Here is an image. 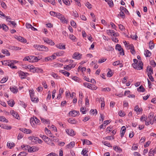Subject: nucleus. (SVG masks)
<instances>
[{
  "instance_id": "44",
  "label": "nucleus",
  "mask_w": 156,
  "mask_h": 156,
  "mask_svg": "<svg viewBox=\"0 0 156 156\" xmlns=\"http://www.w3.org/2000/svg\"><path fill=\"white\" fill-rule=\"evenodd\" d=\"M8 79V77H5L3 78L1 81V83H4L6 82Z\"/></svg>"
},
{
  "instance_id": "21",
  "label": "nucleus",
  "mask_w": 156,
  "mask_h": 156,
  "mask_svg": "<svg viewBox=\"0 0 156 156\" xmlns=\"http://www.w3.org/2000/svg\"><path fill=\"white\" fill-rule=\"evenodd\" d=\"M137 90L139 92H145V88L143 87V86L141 85L139 87H138L137 89Z\"/></svg>"
},
{
  "instance_id": "13",
  "label": "nucleus",
  "mask_w": 156,
  "mask_h": 156,
  "mask_svg": "<svg viewBox=\"0 0 156 156\" xmlns=\"http://www.w3.org/2000/svg\"><path fill=\"white\" fill-rule=\"evenodd\" d=\"M56 58V56L54 55H53L51 56L46 57L45 58V61L47 62L49 60H51L52 59H54Z\"/></svg>"
},
{
  "instance_id": "47",
  "label": "nucleus",
  "mask_w": 156,
  "mask_h": 156,
  "mask_svg": "<svg viewBox=\"0 0 156 156\" xmlns=\"http://www.w3.org/2000/svg\"><path fill=\"white\" fill-rule=\"evenodd\" d=\"M108 3L110 7H112L113 6V3L112 0H109L108 2Z\"/></svg>"
},
{
  "instance_id": "48",
  "label": "nucleus",
  "mask_w": 156,
  "mask_h": 156,
  "mask_svg": "<svg viewBox=\"0 0 156 156\" xmlns=\"http://www.w3.org/2000/svg\"><path fill=\"white\" fill-rule=\"evenodd\" d=\"M63 2L66 5H69L70 4V2L68 0H62Z\"/></svg>"
},
{
  "instance_id": "12",
  "label": "nucleus",
  "mask_w": 156,
  "mask_h": 156,
  "mask_svg": "<svg viewBox=\"0 0 156 156\" xmlns=\"http://www.w3.org/2000/svg\"><path fill=\"white\" fill-rule=\"evenodd\" d=\"M79 111H77L75 110H73L70 112L69 114L71 116L75 117L78 114H79Z\"/></svg>"
},
{
  "instance_id": "24",
  "label": "nucleus",
  "mask_w": 156,
  "mask_h": 156,
  "mask_svg": "<svg viewBox=\"0 0 156 156\" xmlns=\"http://www.w3.org/2000/svg\"><path fill=\"white\" fill-rule=\"evenodd\" d=\"M10 89L11 91L14 93H16L18 91V89L16 87H10Z\"/></svg>"
},
{
  "instance_id": "29",
  "label": "nucleus",
  "mask_w": 156,
  "mask_h": 156,
  "mask_svg": "<svg viewBox=\"0 0 156 156\" xmlns=\"http://www.w3.org/2000/svg\"><path fill=\"white\" fill-rule=\"evenodd\" d=\"M8 103L9 105L11 107H12L15 104V102L13 100H11L8 101Z\"/></svg>"
},
{
  "instance_id": "1",
  "label": "nucleus",
  "mask_w": 156,
  "mask_h": 156,
  "mask_svg": "<svg viewBox=\"0 0 156 156\" xmlns=\"http://www.w3.org/2000/svg\"><path fill=\"white\" fill-rule=\"evenodd\" d=\"M6 62L5 64L9 66H10L12 69H15L17 68V67L16 66H14V64L18 62L15 60H9L6 61Z\"/></svg>"
},
{
  "instance_id": "32",
  "label": "nucleus",
  "mask_w": 156,
  "mask_h": 156,
  "mask_svg": "<svg viewBox=\"0 0 156 156\" xmlns=\"http://www.w3.org/2000/svg\"><path fill=\"white\" fill-rule=\"evenodd\" d=\"M44 138L43 139V140L47 144H49L50 143V139L47 136H44Z\"/></svg>"
},
{
  "instance_id": "7",
  "label": "nucleus",
  "mask_w": 156,
  "mask_h": 156,
  "mask_svg": "<svg viewBox=\"0 0 156 156\" xmlns=\"http://www.w3.org/2000/svg\"><path fill=\"white\" fill-rule=\"evenodd\" d=\"M57 18L60 20L62 22L64 23H67V21L65 19V18L64 16L62 14L59 13V14Z\"/></svg>"
},
{
  "instance_id": "38",
  "label": "nucleus",
  "mask_w": 156,
  "mask_h": 156,
  "mask_svg": "<svg viewBox=\"0 0 156 156\" xmlns=\"http://www.w3.org/2000/svg\"><path fill=\"white\" fill-rule=\"evenodd\" d=\"M64 90L63 89L60 88L59 90V94L58 95V96L57 97V98H60L62 94L63 93V92Z\"/></svg>"
},
{
  "instance_id": "15",
  "label": "nucleus",
  "mask_w": 156,
  "mask_h": 156,
  "mask_svg": "<svg viewBox=\"0 0 156 156\" xmlns=\"http://www.w3.org/2000/svg\"><path fill=\"white\" fill-rule=\"evenodd\" d=\"M31 99L32 101H34L35 100L33 99V96H34V91L33 90H31L29 91Z\"/></svg>"
},
{
  "instance_id": "50",
  "label": "nucleus",
  "mask_w": 156,
  "mask_h": 156,
  "mask_svg": "<svg viewBox=\"0 0 156 156\" xmlns=\"http://www.w3.org/2000/svg\"><path fill=\"white\" fill-rule=\"evenodd\" d=\"M72 79L74 81L78 82H79L80 80L79 78L76 76H73Z\"/></svg>"
},
{
  "instance_id": "37",
  "label": "nucleus",
  "mask_w": 156,
  "mask_h": 156,
  "mask_svg": "<svg viewBox=\"0 0 156 156\" xmlns=\"http://www.w3.org/2000/svg\"><path fill=\"white\" fill-rule=\"evenodd\" d=\"M57 47L61 49H65V45H62L61 44L57 45Z\"/></svg>"
},
{
  "instance_id": "43",
  "label": "nucleus",
  "mask_w": 156,
  "mask_h": 156,
  "mask_svg": "<svg viewBox=\"0 0 156 156\" xmlns=\"http://www.w3.org/2000/svg\"><path fill=\"white\" fill-rule=\"evenodd\" d=\"M147 71H149V72L148 73H151V74H153V69L151 66H148L147 67Z\"/></svg>"
},
{
  "instance_id": "52",
  "label": "nucleus",
  "mask_w": 156,
  "mask_h": 156,
  "mask_svg": "<svg viewBox=\"0 0 156 156\" xmlns=\"http://www.w3.org/2000/svg\"><path fill=\"white\" fill-rule=\"evenodd\" d=\"M27 154L24 151L20 152L18 156H26Z\"/></svg>"
},
{
  "instance_id": "20",
  "label": "nucleus",
  "mask_w": 156,
  "mask_h": 156,
  "mask_svg": "<svg viewBox=\"0 0 156 156\" xmlns=\"http://www.w3.org/2000/svg\"><path fill=\"white\" fill-rule=\"evenodd\" d=\"M113 149L116 151H118L119 152H120L122 151V149L119 147L114 146L113 147Z\"/></svg>"
},
{
  "instance_id": "18",
  "label": "nucleus",
  "mask_w": 156,
  "mask_h": 156,
  "mask_svg": "<svg viewBox=\"0 0 156 156\" xmlns=\"http://www.w3.org/2000/svg\"><path fill=\"white\" fill-rule=\"evenodd\" d=\"M151 54V52L148 50H146L145 51L144 55L146 57H150Z\"/></svg>"
},
{
  "instance_id": "3",
  "label": "nucleus",
  "mask_w": 156,
  "mask_h": 156,
  "mask_svg": "<svg viewBox=\"0 0 156 156\" xmlns=\"http://www.w3.org/2000/svg\"><path fill=\"white\" fill-rule=\"evenodd\" d=\"M29 58H30V62H37L41 59V58L39 56L36 57L34 56H30Z\"/></svg>"
},
{
  "instance_id": "34",
  "label": "nucleus",
  "mask_w": 156,
  "mask_h": 156,
  "mask_svg": "<svg viewBox=\"0 0 156 156\" xmlns=\"http://www.w3.org/2000/svg\"><path fill=\"white\" fill-rule=\"evenodd\" d=\"M41 49L40 51H48V48L47 47H46L45 46L43 45H41Z\"/></svg>"
},
{
  "instance_id": "41",
  "label": "nucleus",
  "mask_w": 156,
  "mask_h": 156,
  "mask_svg": "<svg viewBox=\"0 0 156 156\" xmlns=\"http://www.w3.org/2000/svg\"><path fill=\"white\" fill-rule=\"evenodd\" d=\"M114 31L113 30H107V32L108 35L112 36V34L114 33Z\"/></svg>"
},
{
  "instance_id": "27",
  "label": "nucleus",
  "mask_w": 156,
  "mask_h": 156,
  "mask_svg": "<svg viewBox=\"0 0 156 156\" xmlns=\"http://www.w3.org/2000/svg\"><path fill=\"white\" fill-rule=\"evenodd\" d=\"M18 40L22 42L26 43L27 42V40H26L23 37L20 36H19V38H18Z\"/></svg>"
},
{
  "instance_id": "23",
  "label": "nucleus",
  "mask_w": 156,
  "mask_h": 156,
  "mask_svg": "<svg viewBox=\"0 0 156 156\" xmlns=\"http://www.w3.org/2000/svg\"><path fill=\"white\" fill-rule=\"evenodd\" d=\"M2 52L3 54H5L6 55H10V53L8 50L6 49H2Z\"/></svg>"
},
{
  "instance_id": "16",
  "label": "nucleus",
  "mask_w": 156,
  "mask_h": 156,
  "mask_svg": "<svg viewBox=\"0 0 156 156\" xmlns=\"http://www.w3.org/2000/svg\"><path fill=\"white\" fill-rule=\"evenodd\" d=\"M126 128L125 126H123L121 128V132L122 131V132L121 133V137H123L126 132Z\"/></svg>"
},
{
  "instance_id": "51",
  "label": "nucleus",
  "mask_w": 156,
  "mask_h": 156,
  "mask_svg": "<svg viewBox=\"0 0 156 156\" xmlns=\"http://www.w3.org/2000/svg\"><path fill=\"white\" fill-rule=\"evenodd\" d=\"M35 69L36 73H42L43 71V70L41 69L38 68H35Z\"/></svg>"
},
{
  "instance_id": "36",
  "label": "nucleus",
  "mask_w": 156,
  "mask_h": 156,
  "mask_svg": "<svg viewBox=\"0 0 156 156\" xmlns=\"http://www.w3.org/2000/svg\"><path fill=\"white\" fill-rule=\"evenodd\" d=\"M149 48L151 49H152L154 47V45L151 41L149 42Z\"/></svg>"
},
{
  "instance_id": "46",
  "label": "nucleus",
  "mask_w": 156,
  "mask_h": 156,
  "mask_svg": "<svg viewBox=\"0 0 156 156\" xmlns=\"http://www.w3.org/2000/svg\"><path fill=\"white\" fill-rule=\"evenodd\" d=\"M71 68L72 67H71V64H70L68 65H67L66 66V67H64V69L67 70H70Z\"/></svg>"
},
{
  "instance_id": "28",
  "label": "nucleus",
  "mask_w": 156,
  "mask_h": 156,
  "mask_svg": "<svg viewBox=\"0 0 156 156\" xmlns=\"http://www.w3.org/2000/svg\"><path fill=\"white\" fill-rule=\"evenodd\" d=\"M120 10L121 11H123L124 13H129V12L128 10L125 7L123 6H121L120 7Z\"/></svg>"
},
{
  "instance_id": "30",
  "label": "nucleus",
  "mask_w": 156,
  "mask_h": 156,
  "mask_svg": "<svg viewBox=\"0 0 156 156\" xmlns=\"http://www.w3.org/2000/svg\"><path fill=\"white\" fill-rule=\"evenodd\" d=\"M2 27L3 30H4L5 31H7L9 29L8 27L4 24H3L2 25Z\"/></svg>"
},
{
  "instance_id": "2",
  "label": "nucleus",
  "mask_w": 156,
  "mask_h": 156,
  "mask_svg": "<svg viewBox=\"0 0 156 156\" xmlns=\"http://www.w3.org/2000/svg\"><path fill=\"white\" fill-rule=\"evenodd\" d=\"M132 66L134 69L140 70L143 69V63L140 60L139 61L138 64H133Z\"/></svg>"
},
{
  "instance_id": "8",
  "label": "nucleus",
  "mask_w": 156,
  "mask_h": 156,
  "mask_svg": "<svg viewBox=\"0 0 156 156\" xmlns=\"http://www.w3.org/2000/svg\"><path fill=\"white\" fill-rule=\"evenodd\" d=\"M38 148L35 146H32L30 147H30L28 149V151L30 152H34L37 151L38 150Z\"/></svg>"
},
{
  "instance_id": "64",
  "label": "nucleus",
  "mask_w": 156,
  "mask_h": 156,
  "mask_svg": "<svg viewBox=\"0 0 156 156\" xmlns=\"http://www.w3.org/2000/svg\"><path fill=\"white\" fill-rule=\"evenodd\" d=\"M46 156H58V155L55 153H51Z\"/></svg>"
},
{
  "instance_id": "57",
  "label": "nucleus",
  "mask_w": 156,
  "mask_h": 156,
  "mask_svg": "<svg viewBox=\"0 0 156 156\" xmlns=\"http://www.w3.org/2000/svg\"><path fill=\"white\" fill-rule=\"evenodd\" d=\"M4 17L6 18V21L9 22L11 21V18L9 16H7L5 15V16Z\"/></svg>"
},
{
  "instance_id": "19",
  "label": "nucleus",
  "mask_w": 156,
  "mask_h": 156,
  "mask_svg": "<svg viewBox=\"0 0 156 156\" xmlns=\"http://www.w3.org/2000/svg\"><path fill=\"white\" fill-rule=\"evenodd\" d=\"M30 122L33 127L35 126V124H36V122L34 119L33 118H31L30 119Z\"/></svg>"
},
{
  "instance_id": "35",
  "label": "nucleus",
  "mask_w": 156,
  "mask_h": 156,
  "mask_svg": "<svg viewBox=\"0 0 156 156\" xmlns=\"http://www.w3.org/2000/svg\"><path fill=\"white\" fill-rule=\"evenodd\" d=\"M0 121L5 122H8V120L6 119L5 117L3 116H0Z\"/></svg>"
},
{
  "instance_id": "11",
  "label": "nucleus",
  "mask_w": 156,
  "mask_h": 156,
  "mask_svg": "<svg viewBox=\"0 0 156 156\" xmlns=\"http://www.w3.org/2000/svg\"><path fill=\"white\" fill-rule=\"evenodd\" d=\"M75 143L74 142H71L69 144L66 146V149L71 148H73L75 146Z\"/></svg>"
},
{
  "instance_id": "61",
  "label": "nucleus",
  "mask_w": 156,
  "mask_h": 156,
  "mask_svg": "<svg viewBox=\"0 0 156 156\" xmlns=\"http://www.w3.org/2000/svg\"><path fill=\"white\" fill-rule=\"evenodd\" d=\"M23 136V133H19L18 136V139L19 140L22 138Z\"/></svg>"
},
{
  "instance_id": "14",
  "label": "nucleus",
  "mask_w": 156,
  "mask_h": 156,
  "mask_svg": "<svg viewBox=\"0 0 156 156\" xmlns=\"http://www.w3.org/2000/svg\"><path fill=\"white\" fill-rule=\"evenodd\" d=\"M10 113L14 117L17 119H19V115L14 110H12L11 111Z\"/></svg>"
},
{
  "instance_id": "22",
  "label": "nucleus",
  "mask_w": 156,
  "mask_h": 156,
  "mask_svg": "<svg viewBox=\"0 0 156 156\" xmlns=\"http://www.w3.org/2000/svg\"><path fill=\"white\" fill-rule=\"evenodd\" d=\"M59 13L57 12L53 11H50V14L51 16H56L57 17L58 16V15L59 14Z\"/></svg>"
},
{
  "instance_id": "56",
  "label": "nucleus",
  "mask_w": 156,
  "mask_h": 156,
  "mask_svg": "<svg viewBox=\"0 0 156 156\" xmlns=\"http://www.w3.org/2000/svg\"><path fill=\"white\" fill-rule=\"evenodd\" d=\"M103 143L105 146H108V147H112V146H111L110 144L107 141H105L104 142H103Z\"/></svg>"
},
{
  "instance_id": "42",
  "label": "nucleus",
  "mask_w": 156,
  "mask_h": 156,
  "mask_svg": "<svg viewBox=\"0 0 156 156\" xmlns=\"http://www.w3.org/2000/svg\"><path fill=\"white\" fill-rule=\"evenodd\" d=\"M21 147L24 150H27L28 151L29 148L30 147L29 145H24L21 146Z\"/></svg>"
},
{
  "instance_id": "58",
  "label": "nucleus",
  "mask_w": 156,
  "mask_h": 156,
  "mask_svg": "<svg viewBox=\"0 0 156 156\" xmlns=\"http://www.w3.org/2000/svg\"><path fill=\"white\" fill-rule=\"evenodd\" d=\"M71 24L72 26L75 27L76 25V23L73 20H72L71 21Z\"/></svg>"
},
{
  "instance_id": "49",
  "label": "nucleus",
  "mask_w": 156,
  "mask_h": 156,
  "mask_svg": "<svg viewBox=\"0 0 156 156\" xmlns=\"http://www.w3.org/2000/svg\"><path fill=\"white\" fill-rule=\"evenodd\" d=\"M131 37L133 40H136L138 38L136 34L131 35Z\"/></svg>"
},
{
  "instance_id": "4",
  "label": "nucleus",
  "mask_w": 156,
  "mask_h": 156,
  "mask_svg": "<svg viewBox=\"0 0 156 156\" xmlns=\"http://www.w3.org/2000/svg\"><path fill=\"white\" fill-rule=\"evenodd\" d=\"M115 49L118 50L120 52V54L122 55H124V52L123 49L121 47V45L117 44L115 46Z\"/></svg>"
},
{
  "instance_id": "33",
  "label": "nucleus",
  "mask_w": 156,
  "mask_h": 156,
  "mask_svg": "<svg viewBox=\"0 0 156 156\" xmlns=\"http://www.w3.org/2000/svg\"><path fill=\"white\" fill-rule=\"evenodd\" d=\"M15 145L14 143L13 142L9 143L8 142L7 146H8L11 149L12 147Z\"/></svg>"
},
{
  "instance_id": "17",
  "label": "nucleus",
  "mask_w": 156,
  "mask_h": 156,
  "mask_svg": "<svg viewBox=\"0 0 156 156\" xmlns=\"http://www.w3.org/2000/svg\"><path fill=\"white\" fill-rule=\"evenodd\" d=\"M41 119L42 122L44 124H50V120L48 119H45L41 117H40Z\"/></svg>"
},
{
  "instance_id": "31",
  "label": "nucleus",
  "mask_w": 156,
  "mask_h": 156,
  "mask_svg": "<svg viewBox=\"0 0 156 156\" xmlns=\"http://www.w3.org/2000/svg\"><path fill=\"white\" fill-rule=\"evenodd\" d=\"M85 144L87 145H90L92 144L91 142L87 140H84L83 141V144Z\"/></svg>"
},
{
  "instance_id": "45",
  "label": "nucleus",
  "mask_w": 156,
  "mask_h": 156,
  "mask_svg": "<svg viewBox=\"0 0 156 156\" xmlns=\"http://www.w3.org/2000/svg\"><path fill=\"white\" fill-rule=\"evenodd\" d=\"M34 47L36 49H37V50L40 51L41 49V45L38 44H34Z\"/></svg>"
},
{
  "instance_id": "10",
  "label": "nucleus",
  "mask_w": 156,
  "mask_h": 156,
  "mask_svg": "<svg viewBox=\"0 0 156 156\" xmlns=\"http://www.w3.org/2000/svg\"><path fill=\"white\" fill-rule=\"evenodd\" d=\"M66 132L69 135L71 136H73L75 135L74 131L72 129H69L66 130Z\"/></svg>"
},
{
  "instance_id": "59",
  "label": "nucleus",
  "mask_w": 156,
  "mask_h": 156,
  "mask_svg": "<svg viewBox=\"0 0 156 156\" xmlns=\"http://www.w3.org/2000/svg\"><path fill=\"white\" fill-rule=\"evenodd\" d=\"M119 115L120 116H124L126 115L125 112H123L122 111H120L119 112Z\"/></svg>"
},
{
  "instance_id": "6",
  "label": "nucleus",
  "mask_w": 156,
  "mask_h": 156,
  "mask_svg": "<svg viewBox=\"0 0 156 156\" xmlns=\"http://www.w3.org/2000/svg\"><path fill=\"white\" fill-rule=\"evenodd\" d=\"M19 76H21L20 78L21 79H24L25 78V76H27L26 74L29 75L27 73H25L23 71H20L17 72Z\"/></svg>"
},
{
  "instance_id": "63",
  "label": "nucleus",
  "mask_w": 156,
  "mask_h": 156,
  "mask_svg": "<svg viewBox=\"0 0 156 156\" xmlns=\"http://www.w3.org/2000/svg\"><path fill=\"white\" fill-rule=\"evenodd\" d=\"M26 130H27L25 131V133L30 134L32 133V131L30 129H26Z\"/></svg>"
},
{
  "instance_id": "26",
  "label": "nucleus",
  "mask_w": 156,
  "mask_h": 156,
  "mask_svg": "<svg viewBox=\"0 0 156 156\" xmlns=\"http://www.w3.org/2000/svg\"><path fill=\"white\" fill-rule=\"evenodd\" d=\"M68 121L71 124H76L77 122V121L76 120L74 119L69 118L68 120Z\"/></svg>"
},
{
  "instance_id": "5",
  "label": "nucleus",
  "mask_w": 156,
  "mask_h": 156,
  "mask_svg": "<svg viewBox=\"0 0 156 156\" xmlns=\"http://www.w3.org/2000/svg\"><path fill=\"white\" fill-rule=\"evenodd\" d=\"M82 55L81 54L76 52L73 54V58L75 59L79 60L81 58Z\"/></svg>"
},
{
  "instance_id": "40",
  "label": "nucleus",
  "mask_w": 156,
  "mask_h": 156,
  "mask_svg": "<svg viewBox=\"0 0 156 156\" xmlns=\"http://www.w3.org/2000/svg\"><path fill=\"white\" fill-rule=\"evenodd\" d=\"M2 128L6 129H11L12 127L10 126H8L6 125L2 126Z\"/></svg>"
},
{
  "instance_id": "62",
  "label": "nucleus",
  "mask_w": 156,
  "mask_h": 156,
  "mask_svg": "<svg viewBox=\"0 0 156 156\" xmlns=\"http://www.w3.org/2000/svg\"><path fill=\"white\" fill-rule=\"evenodd\" d=\"M20 105H22L23 107L25 108L27 106V105H25V103L23 101H20Z\"/></svg>"
},
{
  "instance_id": "25",
  "label": "nucleus",
  "mask_w": 156,
  "mask_h": 156,
  "mask_svg": "<svg viewBox=\"0 0 156 156\" xmlns=\"http://www.w3.org/2000/svg\"><path fill=\"white\" fill-rule=\"evenodd\" d=\"M59 72L67 76H69L70 75V73L69 72L66 71L61 70L59 71Z\"/></svg>"
},
{
  "instance_id": "39",
  "label": "nucleus",
  "mask_w": 156,
  "mask_h": 156,
  "mask_svg": "<svg viewBox=\"0 0 156 156\" xmlns=\"http://www.w3.org/2000/svg\"><path fill=\"white\" fill-rule=\"evenodd\" d=\"M152 74H151V73H148L147 75L151 80V81L153 82L154 81V79L151 75Z\"/></svg>"
},
{
  "instance_id": "60",
  "label": "nucleus",
  "mask_w": 156,
  "mask_h": 156,
  "mask_svg": "<svg viewBox=\"0 0 156 156\" xmlns=\"http://www.w3.org/2000/svg\"><path fill=\"white\" fill-rule=\"evenodd\" d=\"M51 75L53 77L55 78H56L57 79H58V75L57 74H56L55 73L52 72V73H51Z\"/></svg>"
},
{
  "instance_id": "55",
  "label": "nucleus",
  "mask_w": 156,
  "mask_h": 156,
  "mask_svg": "<svg viewBox=\"0 0 156 156\" xmlns=\"http://www.w3.org/2000/svg\"><path fill=\"white\" fill-rule=\"evenodd\" d=\"M73 15L75 17H79V14L76 11H73Z\"/></svg>"
},
{
  "instance_id": "54",
  "label": "nucleus",
  "mask_w": 156,
  "mask_h": 156,
  "mask_svg": "<svg viewBox=\"0 0 156 156\" xmlns=\"http://www.w3.org/2000/svg\"><path fill=\"white\" fill-rule=\"evenodd\" d=\"M120 61L119 60H118L114 62L113 63V65L114 66H117L120 64Z\"/></svg>"
},
{
  "instance_id": "53",
  "label": "nucleus",
  "mask_w": 156,
  "mask_h": 156,
  "mask_svg": "<svg viewBox=\"0 0 156 156\" xmlns=\"http://www.w3.org/2000/svg\"><path fill=\"white\" fill-rule=\"evenodd\" d=\"M113 73L112 70L110 69V70L108 72L107 74V76L109 77H111L112 76Z\"/></svg>"
},
{
  "instance_id": "9",
  "label": "nucleus",
  "mask_w": 156,
  "mask_h": 156,
  "mask_svg": "<svg viewBox=\"0 0 156 156\" xmlns=\"http://www.w3.org/2000/svg\"><path fill=\"white\" fill-rule=\"evenodd\" d=\"M44 40L45 42L51 45H54L55 44V43L52 40L48 38H45L44 39Z\"/></svg>"
}]
</instances>
